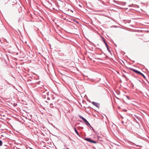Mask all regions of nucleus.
<instances>
[{
    "label": "nucleus",
    "mask_w": 149,
    "mask_h": 149,
    "mask_svg": "<svg viewBox=\"0 0 149 149\" xmlns=\"http://www.w3.org/2000/svg\"><path fill=\"white\" fill-rule=\"evenodd\" d=\"M92 103L93 105L97 107H98L99 106V104L96 102H92Z\"/></svg>",
    "instance_id": "4"
},
{
    "label": "nucleus",
    "mask_w": 149,
    "mask_h": 149,
    "mask_svg": "<svg viewBox=\"0 0 149 149\" xmlns=\"http://www.w3.org/2000/svg\"><path fill=\"white\" fill-rule=\"evenodd\" d=\"M103 41L104 43H105V42H106L105 41V40L104 39H103Z\"/></svg>",
    "instance_id": "10"
},
{
    "label": "nucleus",
    "mask_w": 149,
    "mask_h": 149,
    "mask_svg": "<svg viewBox=\"0 0 149 149\" xmlns=\"http://www.w3.org/2000/svg\"><path fill=\"white\" fill-rule=\"evenodd\" d=\"M107 50L109 51V52H110V50H109V48L108 47V48H107Z\"/></svg>",
    "instance_id": "9"
},
{
    "label": "nucleus",
    "mask_w": 149,
    "mask_h": 149,
    "mask_svg": "<svg viewBox=\"0 0 149 149\" xmlns=\"http://www.w3.org/2000/svg\"><path fill=\"white\" fill-rule=\"evenodd\" d=\"M131 70L133 71H134V72H135L136 73H137V74H140L141 75H142L143 77L144 78H146V77H145V76L142 73H141L139 71L136 70H135V69H131Z\"/></svg>",
    "instance_id": "1"
},
{
    "label": "nucleus",
    "mask_w": 149,
    "mask_h": 149,
    "mask_svg": "<svg viewBox=\"0 0 149 149\" xmlns=\"http://www.w3.org/2000/svg\"><path fill=\"white\" fill-rule=\"evenodd\" d=\"M85 139L86 140V141L89 142H91V143H96V142H95L93 140H91V139L90 138H86V139Z\"/></svg>",
    "instance_id": "3"
},
{
    "label": "nucleus",
    "mask_w": 149,
    "mask_h": 149,
    "mask_svg": "<svg viewBox=\"0 0 149 149\" xmlns=\"http://www.w3.org/2000/svg\"><path fill=\"white\" fill-rule=\"evenodd\" d=\"M30 149H33V148H30Z\"/></svg>",
    "instance_id": "11"
},
{
    "label": "nucleus",
    "mask_w": 149,
    "mask_h": 149,
    "mask_svg": "<svg viewBox=\"0 0 149 149\" xmlns=\"http://www.w3.org/2000/svg\"><path fill=\"white\" fill-rule=\"evenodd\" d=\"M74 131H75V132H76V134L78 135V136H79V133H78V132H77V130L75 128H74Z\"/></svg>",
    "instance_id": "5"
},
{
    "label": "nucleus",
    "mask_w": 149,
    "mask_h": 149,
    "mask_svg": "<svg viewBox=\"0 0 149 149\" xmlns=\"http://www.w3.org/2000/svg\"><path fill=\"white\" fill-rule=\"evenodd\" d=\"M2 144V142L0 140V146H1Z\"/></svg>",
    "instance_id": "8"
},
{
    "label": "nucleus",
    "mask_w": 149,
    "mask_h": 149,
    "mask_svg": "<svg viewBox=\"0 0 149 149\" xmlns=\"http://www.w3.org/2000/svg\"><path fill=\"white\" fill-rule=\"evenodd\" d=\"M79 117H80V118L81 119L86 123V124L88 126V125H90V124L88 122V121L84 118H83V117L81 116H79Z\"/></svg>",
    "instance_id": "2"
},
{
    "label": "nucleus",
    "mask_w": 149,
    "mask_h": 149,
    "mask_svg": "<svg viewBox=\"0 0 149 149\" xmlns=\"http://www.w3.org/2000/svg\"><path fill=\"white\" fill-rule=\"evenodd\" d=\"M97 138H98V139L100 141H102V140L100 136H98Z\"/></svg>",
    "instance_id": "6"
},
{
    "label": "nucleus",
    "mask_w": 149,
    "mask_h": 149,
    "mask_svg": "<svg viewBox=\"0 0 149 149\" xmlns=\"http://www.w3.org/2000/svg\"><path fill=\"white\" fill-rule=\"evenodd\" d=\"M105 44L107 48H108V46L106 42H105Z\"/></svg>",
    "instance_id": "7"
}]
</instances>
